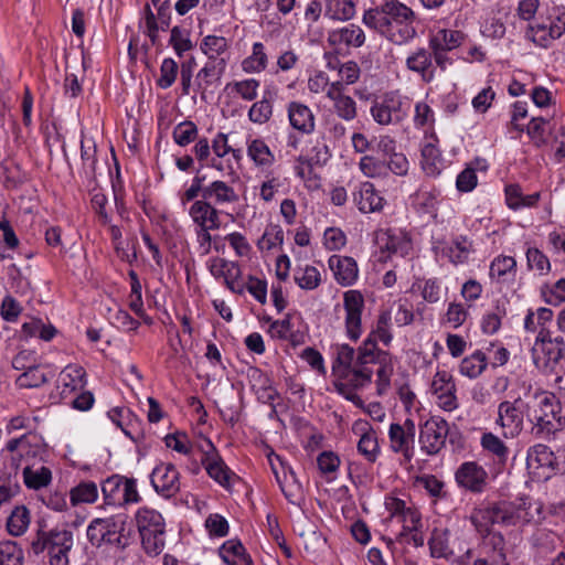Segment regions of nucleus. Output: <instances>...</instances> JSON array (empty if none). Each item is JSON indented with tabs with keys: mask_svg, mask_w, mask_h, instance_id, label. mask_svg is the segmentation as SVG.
<instances>
[{
	"mask_svg": "<svg viewBox=\"0 0 565 565\" xmlns=\"http://www.w3.org/2000/svg\"><path fill=\"white\" fill-rule=\"evenodd\" d=\"M526 417L532 424V431L537 437L550 436L565 428L562 405L554 394L536 393L526 403Z\"/></svg>",
	"mask_w": 565,
	"mask_h": 565,
	"instance_id": "1",
	"label": "nucleus"
},
{
	"mask_svg": "<svg viewBox=\"0 0 565 565\" xmlns=\"http://www.w3.org/2000/svg\"><path fill=\"white\" fill-rule=\"evenodd\" d=\"M74 544L73 533L66 529L39 531L32 550L35 554L47 552L50 565H68Z\"/></svg>",
	"mask_w": 565,
	"mask_h": 565,
	"instance_id": "2",
	"label": "nucleus"
},
{
	"mask_svg": "<svg viewBox=\"0 0 565 565\" xmlns=\"http://www.w3.org/2000/svg\"><path fill=\"white\" fill-rule=\"evenodd\" d=\"M135 520L146 553L159 555L164 547V521L161 514L143 507L137 511Z\"/></svg>",
	"mask_w": 565,
	"mask_h": 565,
	"instance_id": "3",
	"label": "nucleus"
},
{
	"mask_svg": "<svg viewBox=\"0 0 565 565\" xmlns=\"http://www.w3.org/2000/svg\"><path fill=\"white\" fill-rule=\"evenodd\" d=\"M526 403L521 397L514 401H503L498 405L495 425L505 439L518 437L523 430Z\"/></svg>",
	"mask_w": 565,
	"mask_h": 565,
	"instance_id": "4",
	"label": "nucleus"
},
{
	"mask_svg": "<svg viewBox=\"0 0 565 565\" xmlns=\"http://www.w3.org/2000/svg\"><path fill=\"white\" fill-rule=\"evenodd\" d=\"M365 301L362 292L349 289L343 292V326L349 340L356 342L363 333L362 313Z\"/></svg>",
	"mask_w": 565,
	"mask_h": 565,
	"instance_id": "5",
	"label": "nucleus"
},
{
	"mask_svg": "<svg viewBox=\"0 0 565 565\" xmlns=\"http://www.w3.org/2000/svg\"><path fill=\"white\" fill-rule=\"evenodd\" d=\"M470 520L477 531L484 535L490 533L495 524H510L513 514L507 503H490L473 510Z\"/></svg>",
	"mask_w": 565,
	"mask_h": 565,
	"instance_id": "6",
	"label": "nucleus"
},
{
	"mask_svg": "<svg viewBox=\"0 0 565 565\" xmlns=\"http://www.w3.org/2000/svg\"><path fill=\"white\" fill-rule=\"evenodd\" d=\"M372 374L373 371L371 369L358 364L353 367L344 369L340 380L334 383L335 390L347 399L358 406H362V401L355 393V390L370 384Z\"/></svg>",
	"mask_w": 565,
	"mask_h": 565,
	"instance_id": "7",
	"label": "nucleus"
},
{
	"mask_svg": "<svg viewBox=\"0 0 565 565\" xmlns=\"http://www.w3.org/2000/svg\"><path fill=\"white\" fill-rule=\"evenodd\" d=\"M448 430V423L444 418L429 417L419 427L420 449L429 456L438 454L445 446Z\"/></svg>",
	"mask_w": 565,
	"mask_h": 565,
	"instance_id": "8",
	"label": "nucleus"
},
{
	"mask_svg": "<svg viewBox=\"0 0 565 565\" xmlns=\"http://www.w3.org/2000/svg\"><path fill=\"white\" fill-rule=\"evenodd\" d=\"M565 340L562 337L550 338L547 330H540L533 347V359L536 365L547 367L556 364L564 356Z\"/></svg>",
	"mask_w": 565,
	"mask_h": 565,
	"instance_id": "9",
	"label": "nucleus"
},
{
	"mask_svg": "<svg viewBox=\"0 0 565 565\" xmlns=\"http://www.w3.org/2000/svg\"><path fill=\"white\" fill-rule=\"evenodd\" d=\"M416 426L413 419L407 418L404 423H392L388 428L390 448L393 452L402 454L411 461L414 456V438Z\"/></svg>",
	"mask_w": 565,
	"mask_h": 565,
	"instance_id": "10",
	"label": "nucleus"
},
{
	"mask_svg": "<svg viewBox=\"0 0 565 565\" xmlns=\"http://www.w3.org/2000/svg\"><path fill=\"white\" fill-rule=\"evenodd\" d=\"M431 394L436 398L437 405L445 412H452L458 408L456 396V384L452 375L446 371H437L430 384Z\"/></svg>",
	"mask_w": 565,
	"mask_h": 565,
	"instance_id": "11",
	"label": "nucleus"
},
{
	"mask_svg": "<svg viewBox=\"0 0 565 565\" xmlns=\"http://www.w3.org/2000/svg\"><path fill=\"white\" fill-rule=\"evenodd\" d=\"M371 114L380 125L397 124L406 116L402 99L393 93L386 94L380 102H376L371 108Z\"/></svg>",
	"mask_w": 565,
	"mask_h": 565,
	"instance_id": "12",
	"label": "nucleus"
},
{
	"mask_svg": "<svg viewBox=\"0 0 565 565\" xmlns=\"http://www.w3.org/2000/svg\"><path fill=\"white\" fill-rule=\"evenodd\" d=\"M151 484L164 498L173 497L180 490L179 472L173 463L161 462L151 473Z\"/></svg>",
	"mask_w": 565,
	"mask_h": 565,
	"instance_id": "13",
	"label": "nucleus"
},
{
	"mask_svg": "<svg viewBox=\"0 0 565 565\" xmlns=\"http://www.w3.org/2000/svg\"><path fill=\"white\" fill-rule=\"evenodd\" d=\"M43 439L35 433H26L19 438L9 440L6 449L11 454V459L14 462L18 459H33L40 456L43 451Z\"/></svg>",
	"mask_w": 565,
	"mask_h": 565,
	"instance_id": "14",
	"label": "nucleus"
},
{
	"mask_svg": "<svg viewBox=\"0 0 565 565\" xmlns=\"http://www.w3.org/2000/svg\"><path fill=\"white\" fill-rule=\"evenodd\" d=\"M209 269L213 277L223 279L232 291L237 294L243 292L244 284L241 281L242 271L236 263L221 257H214L209 262Z\"/></svg>",
	"mask_w": 565,
	"mask_h": 565,
	"instance_id": "15",
	"label": "nucleus"
},
{
	"mask_svg": "<svg viewBox=\"0 0 565 565\" xmlns=\"http://www.w3.org/2000/svg\"><path fill=\"white\" fill-rule=\"evenodd\" d=\"M328 267L334 280L342 287H350L358 280V263L350 256L332 255L328 259Z\"/></svg>",
	"mask_w": 565,
	"mask_h": 565,
	"instance_id": "16",
	"label": "nucleus"
},
{
	"mask_svg": "<svg viewBox=\"0 0 565 565\" xmlns=\"http://www.w3.org/2000/svg\"><path fill=\"white\" fill-rule=\"evenodd\" d=\"M377 244L382 252L405 257L412 250V239L404 231L384 230L376 235Z\"/></svg>",
	"mask_w": 565,
	"mask_h": 565,
	"instance_id": "17",
	"label": "nucleus"
},
{
	"mask_svg": "<svg viewBox=\"0 0 565 565\" xmlns=\"http://www.w3.org/2000/svg\"><path fill=\"white\" fill-rule=\"evenodd\" d=\"M87 537L96 546L120 543L118 525L113 518L93 520L87 527Z\"/></svg>",
	"mask_w": 565,
	"mask_h": 565,
	"instance_id": "18",
	"label": "nucleus"
},
{
	"mask_svg": "<svg viewBox=\"0 0 565 565\" xmlns=\"http://www.w3.org/2000/svg\"><path fill=\"white\" fill-rule=\"evenodd\" d=\"M353 201L361 213L381 212L386 204L384 196L369 181L360 184L359 190L353 194Z\"/></svg>",
	"mask_w": 565,
	"mask_h": 565,
	"instance_id": "19",
	"label": "nucleus"
},
{
	"mask_svg": "<svg viewBox=\"0 0 565 565\" xmlns=\"http://www.w3.org/2000/svg\"><path fill=\"white\" fill-rule=\"evenodd\" d=\"M487 476L486 470L481 466L469 461L458 468L456 480L461 487L473 492H480L486 484Z\"/></svg>",
	"mask_w": 565,
	"mask_h": 565,
	"instance_id": "20",
	"label": "nucleus"
},
{
	"mask_svg": "<svg viewBox=\"0 0 565 565\" xmlns=\"http://www.w3.org/2000/svg\"><path fill=\"white\" fill-rule=\"evenodd\" d=\"M328 99L332 102L333 109L340 118L351 121L356 117V103L345 94L342 84L332 83L330 90H328Z\"/></svg>",
	"mask_w": 565,
	"mask_h": 565,
	"instance_id": "21",
	"label": "nucleus"
},
{
	"mask_svg": "<svg viewBox=\"0 0 565 565\" xmlns=\"http://www.w3.org/2000/svg\"><path fill=\"white\" fill-rule=\"evenodd\" d=\"M189 215L198 227L220 228L218 211L207 200H198L189 209Z\"/></svg>",
	"mask_w": 565,
	"mask_h": 565,
	"instance_id": "22",
	"label": "nucleus"
},
{
	"mask_svg": "<svg viewBox=\"0 0 565 565\" xmlns=\"http://www.w3.org/2000/svg\"><path fill=\"white\" fill-rule=\"evenodd\" d=\"M554 454L545 445H535L532 447L526 457L527 468L535 475L544 477L545 473L554 469Z\"/></svg>",
	"mask_w": 565,
	"mask_h": 565,
	"instance_id": "23",
	"label": "nucleus"
},
{
	"mask_svg": "<svg viewBox=\"0 0 565 565\" xmlns=\"http://www.w3.org/2000/svg\"><path fill=\"white\" fill-rule=\"evenodd\" d=\"M288 117L294 129L302 134H311L315 130V115L307 105L299 102L289 103Z\"/></svg>",
	"mask_w": 565,
	"mask_h": 565,
	"instance_id": "24",
	"label": "nucleus"
},
{
	"mask_svg": "<svg viewBox=\"0 0 565 565\" xmlns=\"http://www.w3.org/2000/svg\"><path fill=\"white\" fill-rule=\"evenodd\" d=\"M226 66V58L217 62H207L195 76L196 92L202 95L206 93L213 85H215Z\"/></svg>",
	"mask_w": 565,
	"mask_h": 565,
	"instance_id": "25",
	"label": "nucleus"
},
{
	"mask_svg": "<svg viewBox=\"0 0 565 565\" xmlns=\"http://www.w3.org/2000/svg\"><path fill=\"white\" fill-rule=\"evenodd\" d=\"M202 196L205 200H212L216 205L234 204L239 200L234 188L221 180L205 185L202 189Z\"/></svg>",
	"mask_w": 565,
	"mask_h": 565,
	"instance_id": "26",
	"label": "nucleus"
},
{
	"mask_svg": "<svg viewBox=\"0 0 565 565\" xmlns=\"http://www.w3.org/2000/svg\"><path fill=\"white\" fill-rule=\"evenodd\" d=\"M328 41L331 45L334 46L360 47L365 41V35L360 26L355 24H349L330 32Z\"/></svg>",
	"mask_w": 565,
	"mask_h": 565,
	"instance_id": "27",
	"label": "nucleus"
},
{
	"mask_svg": "<svg viewBox=\"0 0 565 565\" xmlns=\"http://www.w3.org/2000/svg\"><path fill=\"white\" fill-rule=\"evenodd\" d=\"M516 275V260L512 256L499 255L490 264L489 277L499 284L514 280Z\"/></svg>",
	"mask_w": 565,
	"mask_h": 565,
	"instance_id": "28",
	"label": "nucleus"
},
{
	"mask_svg": "<svg viewBox=\"0 0 565 565\" xmlns=\"http://www.w3.org/2000/svg\"><path fill=\"white\" fill-rule=\"evenodd\" d=\"M406 66L411 72L419 74L422 81L429 83L435 78L431 53L426 49H418L406 58Z\"/></svg>",
	"mask_w": 565,
	"mask_h": 565,
	"instance_id": "29",
	"label": "nucleus"
},
{
	"mask_svg": "<svg viewBox=\"0 0 565 565\" xmlns=\"http://www.w3.org/2000/svg\"><path fill=\"white\" fill-rule=\"evenodd\" d=\"M86 372L77 364L65 366L58 375V384L62 387V394L72 393L81 390L86 384Z\"/></svg>",
	"mask_w": 565,
	"mask_h": 565,
	"instance_id": "30",
	"label": "nucleus"
},
{
	"mask_svg": "<svg viewBox=\"0 0 565 565\" xmlns=\"http://www.w3.org/2000/svg\"><path fill=\"white\" fill-rule=\"evenodd\" d=\"M220 556L227 565H253L250 556L238 540H228L223 543Z\"/></svg>",
	"mask_w": 565,
	"mask_h": 565,
	"instance_id": "31",
	"label": "nucleus"
},
{
	"mask_svg": "<svg viewBox=\"0 0 565 565\" xmlns=\"http://www.w3.org/2000/svg\"><path fill=\"white\" fill-rule=\"evenodd\" d=\"M294 280L300 289L311 291L322 284V274L312 265L297 266L294 270Z\"/></svg>",
	"mask_w": 565,
	"mask_h": 565,
	"instance_id": "32",
	"label": "nucleus"
},
{
	"mask_svg": "<svg viewBox=\"0 0 565 565\" xmlns=\"http://www.w3.org/2000/svg\"><path fill=\"white\" fill-rule=\"evenodd\" d=\"M207 475L224 488L231 487L234 473L225 465L221 456L207 457V461L203 462Z\"/></svg>",
	"mask_w": 565,
	"mask_h": 565,
	"instance_id": "33",
	"label": "nucleus"
},
{
	"mask_svg": "<svg viewBox=\"0 0 565 565\" xmlns=\"http://www.w3.org/2000/svg\"><path fill=\"white\" fill-rule=\"evenodd\" d=\"M200 47L210 62H217L226 58L225 55L228 52L230 43L224 36L206 35L203 38Z\"/></svg>",
	"mask_w": 565,
	"mask_h": 565,
	"instance_id": "34",
	"label": "nucleus"
},
{
	"mask_svg": "<svg viewBox=\"0 0 565 565\" xmlns=\"http://www.w3.org/2000/svg\"><path fill=\"white\" fill-rule=\"evenodd\" d=\"M98 499V488L93 481H83L70 491V500L73 507L79 504H93Z\"/></svg>",
	"mask_w": 565,
	"mask_h": 565,
	"instance_id": "35",
	"label": "nucleus"
},
{
	"mask_svg": "<svg viewBox=\"0 0 565 565\" xmlns=\"http://www.w3.org/2000/svg\"><path fill=\"white\" fill-rule=\"evenodd\" d=\"M31 522V514L25 505L15 507L7 520L8 532L13 536H20L26 532Z\"/></svg>",
	"mask_w": 565,
	"mask_h": 565,
	"instance_id": "36",
	"label": "nucleus"
},
{
	"mask_svg": "<svg viewBox=\"0 0 565 565\" xmlns=\"http://www.w3.org/2000/svg\"><path fill=\"white\" fill-rule=\"evenodd\" d=\"M480 445L483 450L494 456L500 463H505L510 454L509 447L495 434L483 433L480 438Z\"/></svg>",
	"mask_w": 565,
	"mask_h": 565,
	"instance_id": "37",
	"label": "nucleus"
},
{
	"mask_svg": "<svg viewBox=\"0 0 565 565\" xmlns=\"http://www.w3.org/2000/svg\"><path fill=\"white\" fill-rule=\"evenodd\" d=\"M52 472L46 467L32 468L26 465L23 468V481L29 489L39 490L50 484Z\"/></svg>",
	"mask_w": 565,
	"mask_h": 565,
	"instance_id": "38",
	"label": "nucleus"
},
{
	"mask_svg": "<svg viewBox=\"0 0 565 565\" xmlns=\"http://www.w3.org/2000/svg\"><path fill=\"white\" fill-rule=\"evenodd\" d=\"M430 555L436 558H447L452 555L449 546V531L447 529H435L428 541Z\"/></svg>",
	"mask_w": 565,
	"mask_h": 565,
	"instance_id": "39",
	"label": "nucleus"
},
{
	"mask_svg": "<svg viewBox=\"0 0 565 565\" xmlns=\"http://www.w3.org/2000/svg\"><path fill=\"white\" fill-rule=\"evenodd\" d=\"M539 198V193L524 195L521 188L516 184H510L505 188L507 204L513 210L533 206L536 204Z\"/></svg>",
	"mask_w": 565,
	"mask_h": 565,
	"instance_id": "40",
	"label": "nucleus"
},
{
	"mask_svg": "<svg viewBox=\"0 0 565 565\" xmlns=\"http://www.w3.org/2000/svg\"><path fill=\"white\" fill-rule=\"evenodd\" d=\"M355 14V4L352 0H327L326 15L337 21H348Z\"/></svg>",
	"mask_w": 565,
	"mask_h": 565,
	"instance_id": "41",
	"label": "nucleus"
},
{
	"mask_svg": "<svg viewBox=\"0 0 565 565\" xmlns=\"http://www.w3.org/2000/svg\"><path fill=\"white\" fill-rule=\"evenodd\" d=\"M268 56L263 43L253 44L252 54L243 60L242 68L246 73H260L267 67Z\"/></svg>",
	"mask_w": 565,
	"mask_h": 565,
	"instance_id": "42",
	"label": "nucleus"
},
{
	"mask_svg": "<svg viewBox=\"0 0 565 565\" xmlns=\"http://www.w3.org/2000/svg\"><path fill=\"white\" fill-rule=\"evenodd\" d=\"M488 365L487 356L481 351H476L466 356L460 363V373L469 379H476L482 374Z\"/></svg>",
	"mask_w": 565,
	"mask_h": 565,
	"instance_id": "43",
	"label": "nucleus"
},
{
	"mask_svg": "<svg viewBox=\"0 0 565 565\" xmlns=\"http://www.w3.org/2000/svg\"><path fill=\"white\" fill-rule=\"evenodd\" d=\"M391 321H392L391 311H388V310L381 311V313L379 315V317L376 319L375 326L369 333L367 338L375 340V341H381L385 345H390V343L393 340V335L391 332Z\"/></svg>",
	"mask_w": 565,
	"mask_h": 565,
	"instance_id": "44",
	"label": "nucleus"
},
{
	"mask_svg": "<svg viewBox=\"0 0 565 565\" xmlns=\"http://www.w3.org/2000/svg\"><path fill=\"white\" fill-rule=\"evenodd\" d=\"M413 22L414 20H405L403 22L391 21L386 38L396 44H402L413 39L416 34Z\"/></svg>",
	"mask_w": 565,
	"mask_h": 565,
	"instance_id": "45",
	"label": "nucleus"
},
{
	"mask_svg": "<svg viewBox=\"0 0 565 565\" xmlns=\"http://www.w3.org/2000/svg\"><path fill=\"white\" fill-rule=\"evenodd\" d=\"M363 23L386 36L391 22L384 4L381 8H374L365 11L363 15Z\"/></svg>",
	"mask_w": 565,
	"mask_h": 565,
	"instance_id": "46",
	"label": "nucleus"
},
{
	"mask_svg": "<svg viewBox=\"0 0 565 565\" xmlns=\"http://www.w3.org/2000/svg\"><path fill=\"white\" fill-rule=\"evenodd\" d=\"M248 157L256 166L268 167L275 161V157L265 141L255 139L247 148Z\"/></svg>",
	"mask_w": 565,
	"mask_h": 565,
	"instance_id": "47",
	"label": "nucleus"
},
{
	"mask_svg": "<svg viewBox=\"0 0 565 565\" xmlns=\"http://www.w3.org/2000/svg\"><path fill=\"white\" fill-rule=\"evenodd\" d=\"M22 547L14 541L0 542V565H23Z\"/></svg>",
	"mask_w": 565,
	"mask_h": 565,
	"instance_id": "48",
	"label": "nucleus"
},
{
	"mask_svg": "<svg viewBox=\"0 0 565 565\" xmlns=\"http://www.w3.org/2000/svg\"><path fill=\"white\" fill-rule=\"evenodd\" d=\"M359 169L365 178L381 179L386 177L385 160L374 156H363L359 162Z\"/></svg>",
	"mask_w": 565,
	"mask_h": 565,
	"instance_id": "49",
	"label": "nucleus"
},
{
	"mask_svg": "<svg viewBox=\"0 0 565 565\" xmlns=\"http://www.w3.org/2000/svg\"><path fill=\"white\" fill-rule=\"evenodd\" d=\"M268 460H269V463H270V467H271V470L276 477V480L277 482L279 483L280 486V489L282 491V493L285 494V497L289 500V501H292V492L287 490L284 482L287 481L288 479V475L295 479V476H294V472L291 471L290 468H286L285 467V463L282 462L281 458L274 454V452H270L268 455Z\"/></svg>",
	"mask_w": 565,
	"mask_h": 565,
	"instance_id": "50",
	"label": "nucleus"
},
{
	"mask_svg": "<svg viewBox=\"0 0 565 565\" xmlns=\"http://www.w3.org/2000/svg\"><path fill=\"white\" fill-rule=\"evenodd\" d=\"M422 167L429 175H436L440 172L441 159L437 147L427 143L422 149Z\"/></svg>",
	"mask_w": 565,
	"mask_h": 565,
	"instance_id": "51",
	"label": "nucleus"
},
{
	"mask_svg": "<svg viewBox=\"0 0 565 565\" xmlns=\"http://www.w3.org/2000/svg\"><path fill=\"white\" fill-rule=\"evenodd\" d=\"M359 452L369 461L374 462L380 452L376 433L372 429L364 433L358 443Z\"/></svg>",
	"mask_w": 565,
	"mask_h": 565,
	"instance_id": "52",
	"label": "nucleus"
},
{
	"mask_svg": "<svg viewBox=\"0 0 565 565\" xmlns=\"http://www.w3.org/2000/svg\"><path fill=\"white\" fill-rule=\"evenodd\" d=\"M273 115V104L270 97L264 95V97L254 103L248 110V118L255 124L267 122Z\"/></svg>",
	"mask_w": 565,
	"mask_h": 565,
	"instance_id": "53",
	"label": "nucleus"
},
{
	"mask_svg": "<svg viewBox=\"0 0 565 565\" xmlns=\"http://www.w3.org/2000/svg\"><path fill=\"white\" fill-rule=\"evenodd\" d=\"M377 341L366 338L362 345L359 348L356 364L361 366H367V364L375 363L383 358L376 348Z\"/></svg>",
	"mask_w": 565,
	"mask_h": 565,
	"instance_id": "54",
	"label": "nucleus"
},
{
	"mask_svg": "<svg viewBox=\"0 0 565 565\" xmlns=\"http://www.w3.org/2000/svg\"><path fill=\"white\" fill-rule=\"evenodd\" d=\"M46 382L44 372L39 367L38 364L32 365L23 371L17 379V384L20 387L32 388L39 387Z\"/></svg>",
	"mask_w": 565,
	"mask_h": 565,
	"instance_id": "55",
	"label": "nucleus"
},
{
	"mask_svg": "<svg viewBox=\"0 0 565 565\" xmlns=\"http://www.w3.org/2000/svg\"><path fill=\"white\" fill-rule=\"evenodd\" d=\"M284 242V231L279 225H269L266 227L263 236L258 241V247L262 250H271L280 246Z\"/></svg>",
	"mask_w": 565,
	"mask_h": 565,
	"instance_id": "56",
	"label": "nucleus"
},
{
	"mask_svg": "<svg viewBox=\"0 0 565 565\" xmlns=\"http://www.w3.org/2000/svg\"><path fill=\"white\" fill-rule=\"evenodd\" d=\"M526 262L530 270H535L540 275H546L551 270L548 258L535 247L526 249Z\"/></svg>",
	"mask_w": 565,
	"mask_h": 565,
	"instance_id": "57",
	"label": "nucleus"
},
{
	"mask_svg": "<svg viewBox=\"0 0 565 565\" xmlns=\"http://www.w3.org/2000/svg\"><path fill=\"white\" fill-rule=\"evenodd\" d=\"M471 252L472 243L466 236H460L449 247V257L452 263L462 264L468 259Z\"/></svg>",
	"mask_w": 565,
	"mask_h": 565,
	"instance_id": "58",
	"label": "nucleus"
},
{
	"mask_svg": "<svg viewBox=\"0 0 565 565\" xmlns=\"http://www.w3.org/2000/svg\"><path fill=\"white\" fill-rule=\"evenodd\" d=\"M109 231H110V235H111V238H113V242H114V245H115V249H116V253L118 255V257L121 259V260H125L127 263H132L134 260L137 259V253L136 250L132 248L131 252H129L128 249V244H126L125 246V243L124 241L121 239V231L120 228L117 226V225H109Z\"/></svg>",
	"mask_w": 565,
	"mask_h": 565,
	"instance_id": "59",
	"label": "nucleus"
},
{
	"mask_svg": "<svg viewBox=\"0 0 565 565\" xmlns=\"http://www.w3.org/2000/svg\"><path fill=\"white\" fill-rule=\"evenodd\" d=\"M198 136V127L192 121L178 124L173 129V139L179 146L191 143Z\"/></svg>",
	"mask_w": 565,
	"mask_h": 565,
	"instance_id": "60",
	"label": "nucleus"
},
{
	"mask_svg": "<svg viewBox=\"0 0 565 565\" xmlns=\"http://www.w3.org/2000/svg\"><path fill=\"white\" fill-rule=\"evenodd\" d=\"M338 74L340 78L333 83L342 84V89H345L347 86L359 81L361 71L355 62L349 61L339 66Z\"/></svg>",
	"mask_w": 565,
	"mask_h": 565,
	"instance_id": "61",
	"label": "nucleus"
},
{
	"mask_svg": "<svg viewBox=\"0 0 565 565\" xmlns=\"http://www.w3.org/2000/svg\"><path fill=\"white\" fill-rule=\"evenodd\" d=\"M463 33L457 30H440L430 41L438 42L441 49L451 51L458 47L463 41Z\"/></svg>",
	"mask_w": 565,
	"mask_h": 565,
	"instance_id": "62",
	"label": "nucleus"
},
{
	"mask_svg": "<svg viewBox=\"0 0 565 565\" xmlns=\"http://www.w3.org/2000/svg\"><path fill=\"white\" fill-rule=\"evenodd\" d=\"M259 82L255 78L238 81L232 84V90L244 100L250 102L257 97Z\"/></svg>",
	"mask_w": 565,
	"mask_h": 565,
	"instance_id": "63",
	"label": "nucleus"
},
{
	"mask_svg": "<svg viewBox=\"0 0 565 565\" xmlns=\"http://www.w3.org/2000/svg\"><path fill=\"white\" fill-rule=\"evenodd\" d=\"M284 185V181L280 177L269 174L266 180L259 186V196L265 202H270L279 189Z\"/></svg>",
	"mask_w": 565,
	"mask_h": 565,
	"instance_id": "64",
	"label": "nucleus"
}]
</instances>
